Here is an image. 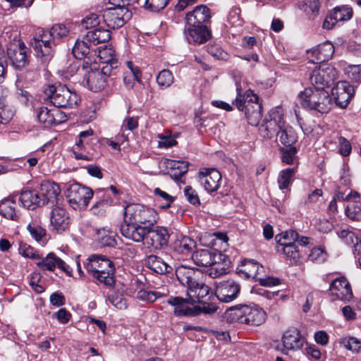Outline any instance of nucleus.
<instances>
[{
	"instance_id": "13",
	"label": "nucleus",
	"mask_w": 361,
	"mask_h": 361,
	"mask_svg": "<svg viewBox=\"0 0 361 361\" xmlns=\"http://www.w3.org/2000/svg\"><path fill=\"white\" fill-rule=\"evenodd\" d=\"M283 116L281 108L277 107L272 109L269 118H266L259 128V133L264 138H271L277 135L282 117Z\"/></svg>"
},
{
	"instance_id": "63",
	"label": "nucleus",
	"mask_w": 361,
	"mask_h": 361,
	"mask_svg": "<svg viewBox=\"0 0 361 361\" xmlns=\"http://www.w3.org/2000/svg\"><path fill=\"white\" fill-rule=\"evenodd\" d=\"M208 53L217 59L226 60L228 54L218 44L209 45L207 48Z\"/></svg>"
},
{
	"instance_id": "30",
	"label": "nucleus",
	"mask_w": 361,
	"mask_h": 361,
	"mask_svg": "<svg viewBox=\"0 0 361 361\" xmlns=\"http://www.w3.org/2000/svg\"><path fill=\"white\" fill-rule=\"evenodd\" d=\"M281 143L285 146H292L298 140V136L292 126L286 123L282 117L281 122L277 132Z\"/></svg>"
},
{
	"instance_id": "6",
	"label": "nucleus",
	"mask_w": 361,
	"mask_h": 361,
	"mask_svg": "<svg viewBox=\"0 0 361 361\" xmlns=\"http://www.w3.org/2000/svg\"><path fill=\"white\" fill-rule=\"evenodd\" d=\"M73 68H77L80 74L84 73V82H86L88 88L94 92L104 89L107 84V78L113 72L109 67H102L99 69L91 66H85L84 62L81 68L80 65L74 64Z\"/></svg>"
},
{
	"instance_id": "37",
	"label": "nucleus",
	"mask_w": 361,
	"mask_h": 361,
	"mask_svg": "<svg viewBox=\"0 0 361 361\" xmlns=\"http://www.w3.org/2000/svg\"><path fill=\"white\" fill-rule=\"evenodd\" d=\"M146 265L153 271L160 274L169 273L173 269L162 258L157 255L149 256L146 259Z\"/></svg>"
},
{
	"instance_id": "26",
	"label": "nucleus",
	"mask_w": 361,
	"mask_h": 361,
	"mask_svg": "<svg viewBox=\"0 0 361 361\" xmlns=\"http://www.w3.org/2000/svg\"><path fill=\"white\" fill-rule=\"evenodd\" d=\"M210 18V10L205 5L197 6L186 15V20L188 25H203L209 22Z\"/></svg>"
},
{
	"instance_id": "5",
	"label": "nucleus",
	"mask_w": 361,
	"mask_h": 361,
	"mask_svg": "<svg viewBox=\"0 0 361 361\" xmlns=\"http://www.w3.org/2000/svg\"><path fill=\"white\" fill-rule=\"evenodd\" d=\"M187 288L190 304L200 303V305L198 307L200 312L205 314H213L217 310L216 305L209 302L211 298H214V296L208 286L195 281Z\"/></svg>"
},
{
	"instance_id": "20",
	"label": "nucleus",
	"mask_w": 361,
	"mask_h": 361,
	"mask_svg": "<svg viewBox=\"0 0 361 361\" xmlns=\"http://www.w3.org/2000/svg\"><path fill=\"white\" fill-rule=\"evenodd\" d=\"M37 266L42 270L49 271H54L58 267L68 276H72V268L54 252H50L45 257L42 258L37 262Z\"/></svg>"
},
{
	"instance_id": "51",
	"label": "nucleus",
	"mask_w": 361,
	"mask_h": 361,
	"mask_svg": "<svg viewBox=\"0 0 361 361\" xmlns=\"http://www.w3.org/2000/svg\"><path fill=\"white\" fill-rule=\"evenodd\" d=\"M169 0H140V6L152 12H158L164 9Z\"/></svg>"
},
{
	"instance_id": "19",
	"label": "nucleus",
	"mask_w": 361,
	"mask_h": 361,
	"mask_svg": "<svg viewBox=\"0 0 361 361\" xmlns=\"http://www.w3.org/2000/svg\"><path fill=\"white\" fill-rule=\"evenodd\" d=\"M354 93L353 86L347 81L338 82L331 90L336 104L342 109L345 108L348 105Z\"/></svg>"
},
{
	"instance_id": "15",
	"label": "nucleus",
	"mask_w": 361,
	"mask_h": 361,
	"mask_svg": "<svg viewBox=\"0 0 361 361\" xmlns=\"http://www.w3.org/2000/svg\"><path fill=\"white\" fill-rule=\"evenodd\" d=\"M151 227L152 226H147L145 238L142 242H143L147 247L154 249H161L167 245L169 238L167 229L164 227L159 226L154 228H152Z\"/></svg>"
},
{
	"instance_id": "23",
	"label": "nucleus",
	"mask_w": 361,
	"mask_h": 361,
	"mask_svg": "<svg viewBox=\"0 0 361 361\" xmlns=\"http://www.w3.org/2000/svg\"><path fill=\"white\" fill-rule=\"evenodd\" d=\"M51 225L57 233H62L69 227L70 219L68 212L61 207L52 209L50 217Z\"/></svg>"
},
{
	"instance_id": "39",
	"label": "nucleus",
	"mask_w": 361,
	"mask_h": 361,
	"mask_svg": "<svg viewBox=\"0 0 361 361\" xmlns=\"http://www.w3.org/2000/svg\"><path fill=\"white\" fill-rule=\"evenodd\" d=\"M247 306L238 305L228 308L226 312V317L230 322H240L247 323L248 319L245 316Z\"/></svg>"
},
{
	"instance_id": "21",
	"label": "nucleus",
	"mask_w": 361,
	"mask_h": 361,
	"mask_svg": "<svg viewBox=\"0 0 361 361\" xmlns=\"http://www.w3.org/2000/svg\"><path fill=\"white\" fill-rule=\"evenodd\" d=\"M329 290L332 296L344 302H350L353 297L350 284L344 276L333 280Z\"/></svg>"
},
{
	"instance_id": "2",
	"label": "nucleus",
	"mask_w": 361,
	"mask_h": 361,
	"mask_svg": "<svg viewBox=\"0 0 361 361\" xmlns=\"http://www.w3.org/2000/svg\"><path fill=\"white\" fill-rule=\"evenodd\" d=\"M192 258L197 266L209 267L207 272L214 279L226 274L231 265L230 259L216 250H197Z\"/></svg>"
},
{
	"instance_id": "31",
	"label": "nucleus",
	"mask_w": 361,
	"mask_h": 361,
	"mask_svg": "<svg viewBox=\"0 0 361 361\" xmlns=\"http://www.w3.org/2000/svg\"><path fill=\"white\" fill-rule=\"evenodd\" d=\"M0 214L4 218L18 221L20 217L17 203L12 198H6L0 202Z\"/></svg>"
},
{
	"instance_id": "22",
	"label": "nucleus",
	"mask_w": 361,
	"mask_h": 361,
	"mask_svg": "<svg viewBox=\"0 0 361 361\" xmlns=\"http://www.w3.org/2000/svg\"><path fill=\"white\" fill-rule=\"evenodd\" d=\"M7 54L13 66L18 69L25 67L27 64V48L23 42L10 45Z\"/></svg>"
},
{
	"instance_id": "45",
	"label": "nucleus",
	"mask_w": 361,
	"mask_h": 361,
	"mask_svg": "<svg viewBox=\"0 0 361 361\" xmlns=\"http://www.w3.org/2000/svg\"><path fill=\"white\" fill-rule=\"evenodd\" d=\"M113 200L108 195L104 193L101 199L98 200L92 207L91 210L94 214L103 216L106 209L112 204Z\"/></svg>"
},
{
	"instance_id": "53",
	"label": "nucleus",
	"mask_w": 361,
	"mask_h": 361,
	"mask_svg": "<svg viewBox=\"0 0 361 361\" xmlns=\"http://www.w3.org/2000/svg\"><path fill=\"white\" fill-rule=\"evenodd\" d=\"M157 82L162 88L169 87L173 82V75L170 71L164 69L157 76Z\"/></svg>"
},
{
	"instance_id": "10",
	"label": "nucleus",
	"mask_w": 361,
	"mask_h": 361,
	"mask_svg": "<svg viewBox=\"0 0 361 361\" xmlns=\"http://www.w3.org/2000/svg\"><path fill=\"white\" fill-rule=\"evenodd\" d=\"M338 78L336 69L327 63L316 66L310 73V80L314 87H329Z\"/></svg>"
},
{
	"instance_id": "50",
	"label": "nucleus",
	"mask_w": 361,
	"mask_h": 361,
	"mask_svg": "<svg viewBox=\"0 0 361 361\" xmlns=\"http://www.w3.org/2000/svg\"><path fill=\"white\" fill-rule=\"evenodd\" d=\"M333 138L335 144L338 145V150L341 155L348 156L352 150L350 142L345 137L341 136L338 133H333Z\"/></svg>"
},
{
	"instance_id": "46",
	"label": "nucleus",
	"mask_w": 361,
	"mask_h": 361,
	"mask_svg": "<svg viewBox=\"0 0 361 361\" xmlns=\"http://www.w3.org/2000/svg\"><path fill=\"white\" fill-rule=\"evenodd\" d=\"M338 236L348 245H357L358 238L354 233L349 230L348 226H342L339 228L335 227Z\"/></svg>"
},
{
	"instance_id": "28",
	"label": "nucleus",
	"mask_w": 361,
	"mask_h": 361,
	"mask_svg": "<svg viewBox=\"0 0 361 361\" xmlns=\"http://www.w3.org/2000/svg\"><path fill=\"white\" fill-rule=\"evenodd\" d=\"M334 53V47L332 43L325 42L320 44L311 50V54L314 60L312 63H321L330 60Z\"/></svg>"
},
{
	"instance_id": "35",
	"label": "nucleus",
	"mask_w": 361,
	"mask_h": 361,
	"mask_svg": "<svg viewBox=\"0 0 361 361\" xmlns=\"http://www.w3.org/2000/svg\"><path fill=\"white\" fill-rule=\"evenodd\" d=\"M169 173L175 180H178L188 171V163L184 161L167 159L165 161Z\"/></svg>"
},
{
	"instance_id": "52",
	"label": "nucleus",
	"mask_w": 361,
	"mask_h": 361,
	"mask_svg": "<svg viewBox=\"0 0 361 361\" xmlns=\"http://www.w3.org/2000/svg\"><path fill=\"white\" fill-rule=\"evenodd\" d=\"M107 300L115 307L119 310H124L127 308V302L122 294L116 291H112L108 294Z\"/></svg>"
},
{
	"instance_id": "61",
	"label": "nucleus",
	"mask_w": 361,
	"mask_h": 361,
	"mask_svg": "<svg viewBox=\"0 0 361 361\" xmlns=\"http://www.w3.org/2000/svg\"><path fill=\"white\" fill-rule=\"evenodd\" d=\"M326 253L320 247H314L309 255V259L313 262L322 263L325 261Z\"/></svg>"
},
{
	"instance_id": "8",
	"label": "nucleus",
	"mask_w": 361,
	"mask_h": 361,
	"mask_svg": "<svg viewBox=\"0 0 361 361\" xmlns=\"http://www.w3.org/2000/svg\"><path fill=\"white\" fill-rule=\"evenodd\" d=\"M31 45L41 63L48 64L53 58L55 46V41L48 30H39L32 39Z\"/></svg>"
},
{
	"instance_id": "18",
	"label": "nucleus",
	"mask_w": 361,
	"mask_h": 361,
	"mask_svg": "<svg viewBox=\"0 0 361 361\" xmlns=\"http://www.w3.org/2000/svg\"><path fill=\"white\" fill-rule=\"evenodd\" d=\"M353 16V10L348 6H341L334 8L326 16L323 23V28L331 30L340 23L349 20Z\"/></svg>"
},
{
	"instance_id": "1",
	"label": "nucleus",
	"mask_w": 361,
	"mask_h": 361,
	"mask_svg": "<svg viewBox=\"0 0 361 361\" xmlns=\"http://www.w3.org/2000/svg\"><path fill=\"white\" fill-rule=\"evenodd\" d=\"M157 219L158 214L154 209L140 204H129L124 209L121 233L128 239L140 243L145 238L147 226H152Z\"/></svg>"
},
{
	"instance_id": "4",
	"label": "nucleus",
	"mask_w": 361,
	"mask_h": 361,
	"mask_svg": "<svg viewBox=\"0 0 361 361\" xmlns=\"http://www.w3.org/2000/svg\"><path fill=\"white\" fill-rule=\"evenodd\" d=\"M299 102L302 107L314 110L321 114L328 113L332 106L329 94L322 87H308L298 95Z\"/></svg>"
},
{
	"instance_id": "59",
	"label": "nucleus",
	"mask_w": 361,
	"mask_h": 361,
	"mask_svg": "<svg viewBox=\"0 0 361 361\" xmlns=\"http://www.w3.org/2000/svg\"><path fill=\"white\" fill-rule=\"evenodd\" d=\"M184 195L188 202L194 206H200L201 202L197 192L192 186L188 185L183 190Z\"/></svg>"
},
{
	"instance_id": "62",
	"label": "nucleus",
	"mask_w": 361,
	"mask_h": 361,
	"mask_svg": "<svg viewBox=\"0 0 361 361\" xmlns=\"http://www.w3.org/2000/svg\"><path fill=\"white\" fill-rule=\"evenodd\" d=\"M345 214L351 219L361 221V204L348 206Z\"/></svg>"
},
{
	"instance_id": "27",
	"label": "nucleus",
	"mask_w": 361,
	"mask_h": 361,
	"mask_svg": "<svg viewBox=\"0 0 361 361\" xmlns=\"http://www.w3.org/2000/svg\"><path fill=\"white\" fill-rule=\"evenodd\" d=\"M38 192L40 199L44 202L43 205L49 202L54 204L61 193V189L58 184L51 181H45L41 184Z\"/></svg>"
},
{
	"instance_id": "54",
	"label": "nucleus",
	"mask_w": 361,
	"mask_h": 361,
	"mask_svg": "<svg viewBox=\"0 0 361 361\" xmlns=\"http://www.w3.org/2000/svg\"><path fill=\"white\" fill-rule=\"evenodd\" d=\"M340 343L353 353H358L361 350V341L355 337L343 338L341 340Z\"/></svg>"
},
{
	"instance_id": "34",
	"label": "nucleus",
	"mask_w": 361,
	"mask_h": 361,
	"mask_svg": "<svg viewBox=\"0 0 361 361\" xmlns=\"http://www.w3.org/2000/svg\"><path fill=\"white\" fill-rule=\"evenodd\" d=\"M19 200L24 207L32 209L43 206L44 202L40 199L38 191L35 190L23 191L20 195Z\"/></svg>"
},
{
	"instance_id": "38",
	"label": "nucleus",
	"mask_w": 361,
	"mask_h": 361,
	"mask_svg": "<svg viewBox=\"0 0 361 361\" xmlns=\"http://www.w3.org/2000/svg\"><path fill=\"white\" fill-rule=\"evenodd\" d=\"M126 65L128 70L124 72L123 80L126 87L131 89L133 87L135 80L139 82L141 81V72L137 67L134 66L131 61H127Z\"/></svg>"
},
{
	"instance_id": "58",
	"label": "nucleus",
	"mask_w": 361,
	"mask_h": 361,
	"mask_svg": "<svg viewBox=\"0 0 361 361\" xmlns=\"http://www.w3.org/2000/svg\"><path fill=\"white\" fill-rule=\"evenodd\" d=\"M276 243L283 246V243L294 242L298 239V233L294 230H289L277 234L275 237Z\"/></svg>"
},
{
	"instance_id": "25",
	"label": "nucleus",
	"mask_w": 361,
	"mask_h": 361,
	"mask_svg": "<svg viewBox=\"0 0 361 361\" xmlns=\"http://www.w3.org/2000/svg\"><path fill=\"white\" fill-rule=\"evenodd\" d=\"M185 37L189 43L202 44L211 37V33L204 25H188Z\"/></svg>"
},
{
	"instance_id": "36",
	"label": "nucleus",
	"mask_w": 361,
	"mask_h": 361,
	"mask_svg": "<svg viewBox=\"0 0 361 361\" xmlns=\"http://www.w3.org/2000/svg\"><path fill=\"white\" fill-rule=\"evenodd\" d=\"M167 302L174 307L173 312L176 316L180 317L192 314V309L188 306V304L190 303L189 298L184 299L180 297H171L167 300Z\"/></svg>"
},
{
	"instance_id": "47",
	"label": "nucleus",
	"mask_w": 361,
	"mask_h": 361,
	"mask_svg": "<svg viewBox=\"0 0 361 361\" xmlns=\"http://www.w3.org/2000/svg\"><path fill=\"white\" fill-rule=\"evenodd\" d=\"M90 44L83 37L82 40H77L73 48V54L76 59H82L87 56L91 49Z\"/></svg>"
},
{
	"instance_id": "41",
	"label": "nucleus",
	"mask_w": 361,
	"mask_h": 361,
	"mask_svg": "<svg viewBox=\"0 0 361 361\" xmlns=\"http://www.w3.org/2000/svg\"><path fill=\"white\" fill-rule=\"evenodd\" d=\"M110 38L109 30L102 28H96L90 30L85 36L86 40L94 45L108 42Z\"/></svg>"
},
{
	"instance_id": "55",
	"label": "nucleus",
	"mask_w": 361,
	"mask_h": 361,
	"mask_svg": "<svg viewBox=\"0 0 361 361\" xmlns=\"http://www.w3.org/2000/svg\"><path fill=\"white\" fill-rule=\"evenodd\" d=\"M15 111L12 107L0 102V124L6 125L13 118Z\"/></svg>"
},
{
	"instance_id": "42",
	"label": "nucleus",
	"mask_w": 361,
	"mask_h": 361,
	"mask_svg": "<svg viewBox=\"0 0 361 361\" xmlns=\"http://www.w3.org/2000/svg\"><path fill=\"white\" fill-rule=\"evenodd\" d=\"M282 251L289 260L291 265H298L300 263L301 255L294 242L283 243Z\"/></svg>"
},
{
	"instance_id": "24",
	"label": "nucleus",
	"mask_w": 361,
	"mask_h": 361,
	"mask_svg": "<svg viewBox=\"0 0 361 361\" xmlns=\"http://www.w3.org/2000/svg\"><path fill=\"white\" fill-rule=\"evenodd\" d=\"M195 247V241L186 235H178L173 243V252L183 258L192 255Z\"/></svg>"
},
{
	"instance_id": "3",
	"label": "nucleus",
	"mask_w": 361,
	"mask_h": 361,
	"mask_svg": "<svg viewBox=\"0 0 361 361\" xmlns=\"http://www.w3.org/2000/svg\"><path fill=\"white\" fill-rule=\"evenodd\" d=\"M87 272L94 279L106 286L114 284L115 268L113 262L102 255L90 256L84 264Z\"/></svg>"
},
{
	"instance_id": "64",
	"label": "nucleus",
	"mask_w": 361,
	"mask_h": 361,
	"mask_svg": "<svg viewBox=\"0 0 361 361\" xmlns=\"http://www.w3.org/2000/svg\"><path fill=\"white\" fill-rule=\"evenodd\" d=\"M348 77L356 82L361 81V64L350 65L347 70Z\"/></svg>"
},
{
	"instance_id": "60",
	"label": "nucleus",
	"mask_w": 361,
	"mask_h": 361,
	"mask_svg": "<svg viewBox=\"0 0 361 361\" xmlns=\"http://www.w3.org/2000/svg\"><path fill=\"white\" fill-rule=\"evenodd\" d=\"M154 194L159 198L160 200H163L164 202V204L161 206L162 209H167L170 207L171 204L174 201V197L173 196L159 188H156L154 190Z\"/></svg>"
},
{
	"instance_id": "40",
	"label": "nucleus",
	"mask_w": 361,
	"mask_h": 361,
	"mask_svg": "<svg viewBox=\"0 0 361 361\" xmlns=\"http://www.w3.org/2000/svg\"><path fill=\"white\" fill-rule=\"evenodd\" d=\"M176 275L179 282L188 288L190 285L195 282L194 277L195 271L194 269L184 265L178 266L176 269Z\"/></svg>"
},
{
	"instance_id": "9",
	"label": "nucleus",
	"mask_w": 361,
	"mask_h": 361,
	"mask_svg": "<svg viewBox=\"0 0 361 361\" xmlns=\"http://www.w3.org/2000/svg\"><path fill=\"white\" fill-rule=\"evenodd\" d=\"M115 6L107 8L104 11L103 20L109 29L121 27L132 17V13L127 5L119 2H112Z\"/></svg>"
},
{
	"instance_id": "12",
	"label": "nucleus",
	"mask_w": 361,
	"mask_h": 361,
	"mask_svg": "<svg viewBox=\"0 0 361 361\" xmlns=\"http://www.w3.org/2000/svg\"><path fill=\"white\" fill-rule=\"evenodd\" d=\"M281 341V346L279 345L276 348L286 355L290 351L294 352L301 349L305 343L304 338L296 328L286 330L283 334Z\"/></svg>"
},
{
	"instance_id": "29",
	"label": "nucleus",
	"mask_w": 361,
	"mask_h": 361,
	"mask_svg": "<svg viewBox=\"0 0 361 361\" xmlns=\"http://www.w3.org/2000/svg\"><path fill=\"white\" fill-rule=\"evenodd\" d=\"M252 106V111L250 110V125L257 126L262 116V100L258 93L250 89V104Z\"/></svg>"
},
{
	"instance_id": "57",
	"label": "nucleus",
	"mask_w": 361,
	"mask_h": 361,
	"mask_svg": "<svg viewBox=\"0 0 361 361\" xmlns=\"http://www.w3.org/2000/svg\"><path fill=\"white\" fill-rule=\"evenodd\" d=\"M164 293H161L159 291L154 290H141L137 293V298L142 300H145L149 302H154L157 298L165 296Z\"/></svg>"
},
{
	"instance_id": "14",
	"label": "nucleus",
	"mask_w": 361,
	"mask_h": 361,
	"mask_svg": "<svg viewBox=\"0 0 361 361\" xmlns=\"http://www.w3.org/2000/svg\"><path fill=\"white\" fill-rule=\"evenodd\" d=\"M240 291V286L233 280L221 281L215 283L214 294L223 302L234 300Z\"/></svg>"
},
{
	"instance_id": "11",
	"label": "nucleus",
	"mask_w": 361,
	"mask_h": 361,
	"mask_svg": "<svg viewBox=\"0 0 361 361\" xmlns=\"http://www.w3.org/2000/svg\"><path fill=\"white\" fill-rule=\"evenodd\" d=\"M92 196L93 191L91 188L79 183L71 184L67 189L66 197L71 207L74 209H85Z\"/></svg>"
},
{
	"instance_id": "17",
	"label": "nucleus",
	"mask_w": 361,
	"mask_h": 361,
	"mask_svg": "<svg viewBox=\"0 0 361 361\" xmlns=\"http://www.w3.org/2000/svg\"><path fill=\"white\" fill-rule=\"evenodd\" d=\"M38 121L44 127L61 123L66 121L67 116L63 111L56 107L48 108L47 106L39 107L36 110Z\"/></svg>"
},
{
	"instance_id": "16",
	"label": "nucleus",
	"mask_w": 361,
	"mask_h": 361,
	"mask_svg": "<svg viewBox=\"0 0 361 361\" xmlns=\"http://www.w3.org/2000/svg\"><path fill=\"white\" fill-rule=\"evenodd\" d=\"M222 176L216 169H203L198 173V180L209 193L217 191L221 185Z\"/></svg>"
},
{
	"instance_id": "33",
	"label": "nucleus",
	"mask_w": 361,
	"mask_h": 361,
	"mask_svg": "<svg viewBox=\"0 0 361 361\" xmlns=\"http://www.w3.org/2000/svg\"><path fill=\"white\" fill-rule=\"evenodd\" d=\"M93 236L101 246L114 247L116 244V233L110 228H95Z\"/></svg>"
},
{
	"instance_id": "48",
	"label": "nucleus",
	"mask_w": 361,
	"mask_h": 361,
	"mask_svg": "<svg viewBox=\"0 0 361 361\" xmlns=\"http://www.w3.org/2000/svg\"><path fill=\"white\" fill-rule=\"evenodd\" d=\"M295 170L294 168H288L282 170L278 177L279 188L281 190L287 189L292 184Z\"/></svg>"
},
{
	"instance_id": "49",
	"label": "nucleus",
	"mask_w": 361,
	"mask_h": 361,
	"mask_svg": "<svg viewBox=\"0 0 361 361\" xmlns=\"http://www.w3.org/2000/svg\"><path fill=\"white\" fill-rule=\"evenodd\" d=\"M266 276L264 267L255 259H250V278L257 282L260 278Z\"/></svg>"
},
{
	"instance_id": "56",
	"label": "nucleus",
	"mask_w": 361,
	"mask_h": 361,
	"mask_svg": "<svg viewBox=\"0 0 361 361\" xmlns=\"http://www.w3.org/2000/svg\"><path fill=\"white\" fill-rule=\"evenodd\" d=\"M48 32L50 33L51 37L55 41L66 37L69 30L65 25L59 23L54 25Z\"/></svg>"
},
{
	"instance_id": "32",
	"label": "nucleus",
	"mask_w": 361,
	"mask_h": 361,
	"mask_svg": "<svg viewBox=\"0 0 361 361\" xmlns=\"http://www.w3.org/2000/svg\"><path fill=\"white\" fill-rule=\"evenodd\" d=\"M98 57L102 63H105L103 67H109L111 71L117 68L118 61L116 58L115 51L111 46L105 45L99 47Z\"/></svg>"
},
{
	"instance_id": "44",
	"label": "nucleus",
	"mask_w": 361,
	"mask_h": 361,
	"mask_svg": "<svg viewBox=\"0 0 361 361\" xmlns=\"http://www.w3.org/2000/svg\"><path fill=\"white\" fill-rule=\"evenodd\" d=\"M267 319L266 312L256 304H250V324L259 326Z\"/></svg>"
},
{
	"instance_id": "7",
	"label": "nucleus",
	"mask_w": 361,
	"mask_h": 361,
	"mask_svg": "<svg viewBox=\"0 0 361 361\" xmlns=\"http://www.w3.org/2000/svg\"><path fill=\"white\" fill-rule=\"evenodd\" d=\"M50 102L58 108H73L78 105L80 97L66 85H49L44 90Z\"/></svg>"
},
{
	"instance_id": "43",
	"label": "nucleus",
	"mask_w": 361,
	"mask_h": 361,
	"mask_svg": "<svg viewBox=\"0 0 361 361\" xmlns=\"http://www.w3.org/2000/svg\"><path fill=\"white\" fill-rule=\"evenodd\" d=\"M27 229L31 236L39 244L44 245L47 242V232L45 228L38 224L36 221L30 223Z\"/></svg>"
}]
</instances>
